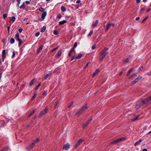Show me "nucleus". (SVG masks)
Returning a JSON list of instances; mask_svg holds the SVG:
<instances>
[{
  "instance_id": "nucleus-1",
  "label": "nucleus",
  "mask_w": 151,
  "mask_h": 151,
  "mask_svg": "<svg viewBox=\"0 0 151 151\" xmlns=\"http://www.w3.org/2000/svg\"><path fill=\"white\" fill-rule=\"evenodd\" d=\"M108 48H105L103 49L100 53V56L99 57V59L100 60H102L105 58V56L108 53L107 51Z\"/></svg>"
},
{
  "instance_id": "nucleus-2",
  "label": "nucleus",
  "mask_w": 151,
  "mask_h": 151,
  "mask_svg": "<svg viewBox=\"0 0 151 151\" xmlns=\"http://www.w3.org/2000/svg\"><path fill=\"white\" fill-rule=\"evenodd\" d=\"M149 101H148L147 98L142 100V101L140 102L136 106V108L137 109L139 108L141 106H142L144 104L147 103Z\"/></svg>"
},
{
  "instance_id": "nucleus-3",
  "label": "nucleus",
  "mask_w": 151,
  "mask_h": 151,
  "mask_svg": "<svg viewBox=\"0 0 151 151\" xmlns=\"http://www.w3.org/2000/svg\"><path fill=\"white\" fill-rule=\"evenodd\" d=\"M48 109L47 107H46L45 109L42 111L39 115V117H40L43 115L46 114L47 113Z\"/></svg>"
},
{
  "instance_id": "nucleus-4",
  "label": "nucleus",
  "mask_w": 151,
  "mask_h": 151,
  "mask_svg": "<svg viewBox=\"0 0 151 151\" xmlns=\"http://www.w3.org/2000/svg\"><path fill=\"white\" fill-rule=\"evenodd\" d=\"M125 139V137H123L122 138H119L116 140H114L113 142L111 143V144H115L116 143H119L122 141L124 140Z\"/></svg>"
},
{
  "instance_id": "nucleus-5",
  "label": "nucleus",
  "mask_w": 151,
  "mask_h": 151,
  "mask_svg": "<svg viewBox=\"0 0 151 151\" xmlns=\"http://www.w3.org/2000/svg\"><path fill=\"white\" fill-rule=\"evenodd\" d=\"M115 26V24L114 23H109L107 25L106 27V31H107L111 27L113 28Z\"/></svg>"
},
{
  "instance_id": "nucleus-6",
  "label": "nucleus",
  "mask_w": 151,
  "mask_h": 151,
  "mask_svg": "<svg viewBox=\"0 0 151 151\" xmlns=\"http://www.w3.org/2000/svg\"><path fill=\"white\" fill-rule=\"evenodd\" d=\"M142 78V76L140 75H139L138 77L136 78L134 81H133L132 83V84H134L137 82H138L140 79Z\"/></svg>"
},
{
  "instance_id": "nucleus-7",
  "label": "nucleus",
  "mask_w": 151,
  "mask_h": 151,
  "mask_svg": "<svg viewBox=\"0 0 151 151\" xmlns=\"http://www.w3.org/2000/svg\"><path fill=\"white\" fill-rule=\"evenodd\" d=\"M84 139H80L75 144L74 147L75 148H76L83 141Z\"/></svg>"
},
{
  "instance_id": "nucleus-8",
  "label": "nucleus",
  "mask_w": 151,
  "mask_h": 151,
  "mask_svg": "<svg viewBox=\"0 0 151 151\" xmlns=\"http://www.w3.org/2000/svg\"><path fill=\"white\" fill-rule=\"evenodd\" d=\"M88 108V107L87 106V104H86L82 107L81 109L82 111L83 112H84L86 111Z\"/></svg>"
},
{
  "instance_id": "nucleus-9",
  "label": "nucleus",
  "mask_w": 151,
  "mask_h": 151,
  "mask_svg": "<svg viewBox=\"0 0 151 151\" xmlns=\"http://www.w3.org/2000/svg\"><path fill=\"white\" fill-rule=\"evenodd\" d=\"M34 146V143H32V144L29 145L28 146H27L26 148V149L27 150H31Z\"/></svg>"
},
{
  "instance_id": "nucleus-10",
  "label": "nucleus",
  "mask_w": 151,
  "mask_h": 151,
  "mask_svg": "<svg viewBox=\"0 0 151 151\" xmlns=\"http://www.w3.org/2000/svg\"><path fill=\"white\" fill-rule=\"evenodd\" d=\"M92 119H91L89 120H88L87 122L85 124H83V128H85V127L88 125L90 122L92 121Z\"/></svg>"
},
{
  "instance_id": "nucleus-11",
  "label": "nucleus",
  "mask_w": 151,
  "mask_h": 151,
  "mask_svg": "<svg viewBox=\"0 0 151 151\" xmlns=\"http://www.w3.org/2000/svg\"><path fill=\"white\" fill-rule=\"evenodd\" d=\"M70 145L68 144H65L63 147V149L65 150H67L70 148Z\"/></svg>"
},
{
  "instance_id": "nucleus-12",
  "label": "nucleus",
  "mask_w": 151,
  "mask_h": 151,
  "mask_svg": "<svg viewBox=\"0 0 151 151\" xmlns=\"http://www.w3.org/2000/svg\"><path fill=\"white\" fill-rule=\"evenodd\" d=\"M83 112L82 111L81 109L80 110L78 111L75 114V115H77L78 116H79L80 115L82 114L83 113Z\"/></svg>"
},
{
  "instance_id": "nucleus-13",
  "label": "nucleus",
  "mask_w": 151,
  "mask_h": 151,
  "mask_svg": "<svg viewBox=\"0 0 151 151\" xmlns=\"http://www.w3.org/2000/svg\"><path fill=\"white\" fill-rule=\"evenodd\" d=\"M19 35L18 32H17V33L16 34L14 38L17 40V41L19 40L20 39L19 38Z\"/></svg>"
},
{
  "instance_id": "nucleus-14",
  "label": "nucleus",
  "mask_w": 151,
  "mask_h": 151,
  "mask_svg": "<svg viewBox=\"0 0 151 151\" xmlns=\"http://www.w3.org/2000/svg\"><path fill=\"white\" fill-rule=\"evenodd\" d=\"M99 72V70L98 69L96 70L95 72L93 74V77H94L96 76L98 74Z\"/></svg>"
},
{
  "instance_id": "nucleus-15",
  "label": "nucleus",
  "mask_w": 151,
  "mask_h": 151,
  "mask_svg": "<svg viewBox=\"0 0 151 151\" xmlns=\"http://www.w3.org/2000/svg\"><path fill=\"white\" fill-rule=\"evenodd\" d=\"M47 15V12H43L41 18L42 19H44Z\"/></svg>"
},
{
  "instance_id": "nucleus-16",
  "label": "nucleus",
  "mask_w": 151,
  "mask_h": 151,
  "mask_svg": "<svg viewBox=\"0 0 151 151\" xmlns=\"http://www.w3.org/2000/svg\"><path fill=\"white\" fill-rule=\"evenodd\" d=\"M43 46L41 45L39 47V48L37 50V53L38 54L40 53L41 51L42 50V47Z\"/></svg>"
},
{
  "instance_id": "nucleus-17",
  "label": "nucleus",
  "mask_w": 151,
  "mask_h": 151,
  "mask_svg": "<svg viewBox=\"0 0 151 151\" xmlns=\"http://www.w3.org/2000/svg\"><path fill=\"white\" fill-rule=\"evenodd\" d=\"M35 109H34L31 112L30 114L28 115V117H29L33 115L35 113Z\"/></svg>"
},
{
  "instance_id": "nucleus-18",
  "label": "nucleus",
  "mask_w": 151,
  "mask_h": 151,
  "mask_svg": "<svg viewBox=\"0 0 151 151\" xmlns=\"http://www.w3.org/2000/svg\"><path fill=\"white\" fill-rule=\"evenodd\" d=\"M5 50H4L2 51V57H3V61H4V58L5 57Z\"/></svg>"
},
{
  "instance_id": "nucleus-19",
  "label": "nucleus",
  "mask_w": 151,
  "mask_h": 151,
  "mask_svg": "<svg viewBox=\"0 0 151 151\" xmlns=\"http://www.w3.org/2000/svg\"><path fill=\"white\" fill-rule=\"evenodd\" d=\"M143 141V140H142L141 139H140L139 141L136 142L135 144L134 145L135 146H136L138 145H139L140 144V143L142 142Z\"/></svg>"
},
{
  "instance_id": "nucleus-20",
  "label": "nucleus",
  "mask_w": 151,
  "mask_h": 151,
  "mask_svg": "<svg viewBox=\"0 0 151 151\" xmlns=\"http://www.w3.org/2000/svg\"><path fill=\"white\" fill-rule=\"evenodd\" d=\"M35 79V78H34L30 81V82L29 83V85H30V86H31L33 85V84L34 83V81Z\"/></svg>"
},
{
  "instance_id": "nucleus-21",
  "label": "nucleus",
  "mask_w": 151,
  "mask_h": 151,
  "mask_svg": "<svg viewBox=\"0 0 151 151\" xmlns=\"http://www.w3.org/2000/svg\"><path fill=\"white\" fill-rule=\"evenodd\" d=\"M98 20H96V21L95 22V23L92 24V27H95L97 25V24H98Z\"/></svg>"
},
{
  "instance_id": "nucleus-22",
  "label": "nucleus",
  "mask_w": 151,
  "mask_h": 151,
  "mask_svg": "<svg viewBox=\"0 0 151 151\" xmlns=\"http://www.w3.org/2000/svg\"><path fill=\"white\" fill-rule=\"evenodd\" d=\"M51 74V73H50L48 74H47L46 75V76L44 77V79H46L47 78L50 76Z\"/></svg>"
},
{
  "instance_id": "nucleus-23",
  "label": "nucleus",
  "mask_w": 151,
  "mask_h": 151,
  "mask_svg": "<svg viewBox=\"0 0 151 151\" xmlns=\"http://www.w3.org/2000/svg\"><path fill=\"white\" fill-rule=\"evenodd\" d=\"M67 22V21L65 20H63L62 21H60L59 22V23L60 25L63 24Z\"/></svg>"
},
{
  "instance_id": "nucleus-24",
  "label": "nucleus",
  "mask_w": 151,
  "mask_h": 151,
  "mask_svg": "<svg viewBox=\"0 0 151 151\" xmlns=\"http://www.w3.org/2000/svg\"><path fill=\"white\" fill-rule=\"evenodd\" d=\"M139 117V116H138L134 118H133L131 119V120L132 121H134L137 119H138V118Z\"/></svg>"
},
{
  "instance_id": "nucleus-25",
  "label": "nucleus",
  "mask_w": 151,
  "mask_h": 151,
  "mask_svg": "<svg viewBox=\"0 0 151 151\" xmlns=\"http://www.w3.org/2000/svg\"><path fill=\"white\" fill-rule=\"evenodd\" d=\"M137 75V73H134L132 75H131L130 76H129V79H131V78L135 77Z\"/></svg>"
},
{
  "instance_id": "nucleus-26",
  "label": "nucleus",
  "mask_w": 151,
  "mask_h": 151,
  "mask_svg": "<svg viewBox=\"0 0 151 151\" xmlns=\"http://www.w3.org/2000/svg\"><path fill=\"white\" fill-rule=\"evenodd\" d=\"M61 10L62 11H63V12H64L65 11H66V8H65V7L64 6H62L61 7Z\"/></svg>"
},
{
  "instance_id": "nucleus-27",
  "label": "nucleus",
  "mask_w": 151,
  "mask_h": 151,
  "mask_svg": "<svg viewBox=\"0 0 151 151\" xmlns=\"http://www.w3.org/2000/svg\"><path fill=\"white\" fill-rule=\"evenodd\" d=\"M39 9L40 11L41 12H44V11L45 10V9L42 7H40V8H39Z\"/></svg>"
},
{
  "instance_id": "nucleus-28",
  "label": "nucleus",
  "mask_w": 151,
  "mask_h": 151,
  "mask_svg": "<svg viewBox=\"0 0 151 151\" xmlns=\"http://www.w3.org/2000/svg\"><path fill=\"white\" fill-rule=\"evenodd\" d=\"M61 50L59 51L57 55H56V57H58L59 56H60L61 54Z\"/></svg>"
},
{
  "instance_id": "nucleus-29",
  "label": "nucleus",
  "mask_w": 151,
  "mask_h": 151,
  "mask_svg": "<svg viewBox=\"0 0 151 151\" xmlns=\"http://www.w3.org/2000/svg\"><path fill=\"white\" fill-rule=\"evenodd\" d=\"M19 41V44L18 45L20 47V46L22 44V40L21 39L19 40L18 41Z\"/></svg>"
},
{
  "instance_id": "nucleus-30",
  "label": "nucleus",
  "mask_w": 151,
  "mask_h": 151,
  "mask_svg": "<svg viewBox=\"0 0 151 151\" xmlns=\"http://www.w3.org/2000/svg\"><path fill=\"white\" fill-rule=\"evenodd\" d=\"M39 141V139L38 138H37L36 140H35L33 143H34V145L35 143H37V142H38Z\"/></svg>"
},
{
  "instance_id": "nucleus-31",
  "label": "nucleus",
  "mask_w": 151,
  "mask_h": 151,
  "mask_svg": "<svg viewBox=\"0 0 151 151\" xmlns=\"http://www.w3.org/2000/svg\"><path fill=\"white\" fill-rule=\"evenodd\" d=\"M9 149V147H6L4 148L1 150V151H6L7 150Z\"/></svg>"
},
{
  "instance_id": "nucleus-32",
  "label": "nucleus",
  "mask_w": 151,
  "mask_h": 151,
  "mask_svg": "<svg viewBox=\"0 0 151 151\" xmlns=\"http://www.w3.org/2000/svg\"><path fill=\"white\" fill-rule=\"evenodd\" d=\"M10 42L11 43L13 44L15 42V40L13 38H12L10 40Z\"/></svg>"
},
{
  "instance_id": "nucleus-33",
  "label": "nucleus",
  "mask_w": 151,
  "mask_h": 151,
  "mask_svg": "<svg viewBox=\"0 0 151 151\" xmlns=\"http://www.w3.org/2000/svg\"><path fill=\"white\" fill-rule=\"evenodd\" d=\"M46 29V27L45 26H43L42 28L41 32H45Z\"/></svg>"
},
{
  "instance_id": "nucleus-34",
  "label": "nucleus",
  "mask_w": 151,
  "mask_h": 151,
  "mask_svg": "<svg viewBox=\"0 0 151 151\" xmlns=\"http://www.w3.org/2000/svg\"><path fill=\"white\" fill-rule=\"evenodd\" d=\"M148 18V16L146 17L143 19L142 20V23H143L145 22Z\"/></svg>"
},
{
  "instance_id": "nucleus-35",
  "label": "nucleus",
  "mask_w": 151,
  "mask_h": 151,
  "mask_svg": "<svg viewBox=\"0 0 151 151\" xmlns=\"http://www.w3.org/2000/svg\"><path fill=\"white\" fill-rule=\"evenodd\" d=\"M41 84V83H40L39 84L37 85L36 87L35 88V90H37L39 88V86H40Z\"/></svg>"
},
{
  "instance_id": "nucleus-36",
  "label": "nucleus",
  "mask_w": 151,
  "mask_h": 151,
  "mask_svg": "<svg viewBox=\"0 0 151 151\" xmlns=\"http://www.w3.org/2000/svg\"><path fill=\"white\" fill-rule=\"evenodd\" d=\"M83 55L82 54L80 53L78 54V56L77 58L80 59V58Z\"/></svg>"
},
{
  "instance_id": "nucleus-37",
  "label": "nucleus",
  "mask_w": 151,
  "mask_h": 151,
  "mask_svg": "<svg viewBox=\"0 0 151 151\" xmlns=\"http://www.w3.org/2000/svg\"><path fill=\"white\" fill-rule=\"evenodd\" d=\"M133 68H132L131 70L128 72V73H127V76H128L129 75V74H130V73L132 71V70L133 69Z\"/></svg>"
},
{
  "instance_id": "nucleus-38",
  "label": "nucleus",
  "mask_w": 151,
  "mask_h": 151,
  "mask_svg": "<svg viewBox=\"0 0 151 151\" xmlns=\"http://www.w3.org/2000/svg\"><path fill=\"white\" fill-rule=\"evenodd\" d=\"M37 95V93H35L34 95L33 96L32 98L31 99L32 100H33V99L36 97Z\"/></svg>"
},
{
  "instance_id": "nucleus-39",
  "label": "nucleus",
  "mask_w": 151,
  "mask_h": 151,
  "mask_svg": "<svg viewBox=\"0 0 151 151\" xmlns=\"http://www.w3.org/2000/svg\"><path fill=\"white\" fill-rule=\"evenodd\" d=\"M93 30H92L90 32V33H89L88 35V37H89V36H91V35L93 34Z\"/></svg>"
},
{
  "instance_id": "nucleus-40",
  "label": "nucleus",
  "mask_w": 151,
  "mask_h": 151,
  "mask_svg": "<svg viewBox=\"0 0 151 151\" xmlns=\"http://www.w3.org/2000/svg\"><path fill=\"white\" fill-rule=\"evenodd\" d=\"M47 91H44V92H43L42 95H43L44 96H46L47 94Z\"/></svg>"
},
{
  "instance_id": "nucleus-41",
  "label": "nucleus",
  "mask_w": 151,
  "mask_h": 151,
  "mask_svg": "<svg viewBox=\"0 0 151 151\" xmlns=\"http://www.w3.org/2000/svg\"><path fill=\"white\" fill-rule=\"evenodd\" d=\"M12 22H13L15 21L16 19L14 17L12 16Z\"/></svg>"
},
{
  "instance_id": "nucleus-42",
  "label": "nucleus",
  "mask_w": 151,
  "mask_h": 151,
  "mask_svg": "<svg viewBox=\"0 0 151 151\" xmlns=\"http://www.w3.org/2000/svg\"><path fill=\"white\" fill-rule=\"evenodd\" d=\"M21 0H17L18 3H17V5L18 6H19V4H20V1Z\"/></svg>"
},
{
  "instance_id": "nucleus-43",
  "label": "nucleus",
  "mask_w": 151,
  "mask_h": 151,
  "mask_svg": "<svg viewBox=\"0 0 151 151\" xmlns=\"http://www.w3.org/2000/svg\"><path fill=\"white\" fill-rule=\"evenodd\" d=\"M54 34L55 35H57L58 34V32L57 31L55 30L54 32Z\"/></svg>"
},
{
  "instance_id": "nucleus-44",
  "label": "nucleus",
  "mask_w": 151,
  "mask_h": 151,
  "mask_svg": "<svg viewBox=\"0 0 151 151\" xmlns=\"http://www.w3.org/2000/svg\"><path fill=\"white\" fill-rule=\"evenodd\" d=\"M7 15L6 14H3V17L4 19H5L7 17Z\"/></svg>"
},
{
  "instance_id": "nucleus-45",
  "label": "nucleus",
  "mask_w": 151,
  "mask_h": 151,
  "mask_svg": "<svg viewBox=\"0 0 151 151\" xmlns=\"http://www.w3.org/2000/svg\"><path fill=\"white\" fill-rule=\"evenodd\" d=\"M90 63L88 62L87 63L86 65L84 67V69H86L87 68V67L88 66L89 64Z\"/></svg>"
},
{
  "instance_id": "nucleus-46",
  "label": "nucleus",
  "mask_w": 151,
  "mask_h": 151,
  "mask_svg": "<svg viewBox=\"0 0 151 151\" xmlns=\"http://www.w3.org/2000/svg\"><path fill=\"white\" fill-rule=\"evenodd\" d=\"M58 48V47H56L55 48H54V49H53L52 50H51V51L53 52V51H55V50L57 49Z\"/></svg>"
},
{
  "instance_id": "nucleus-47",
  "label": "nucleus",
  "mask_w": 151,
  "mask_h": 151,
  "mask_svg": "<svg viewBox=\"0 0 151 151\" xmlns=\"http://www.w3.org/2000/svg\"><path fill=\"white\" fill-rule=\"evenodd\" d=\"M24 5H25V3H24L23 4L20 6V8H22L23 7H24V8H25V6H24Z\"/></svg>"
},
{
  "instance_id": "nucleus-48",
  "label": "nucleus",
  "mask_w": 151,
  "mask_h": 151,
  "mask_svg": "<svg viewBox=\"0 0 151 151\" xmlns=\"http://www.w3.org/2000/svg\"><path fill=\"white\" fill-rule=\"evenodd\" d=\"M40 32H38L37 33H36V34H35V36H36V37H38V36H39V35H40Z\"/></svg>"
},
{
  "instance_id": "nucleus-49",
  "label": "nucleus",
  "mask_w": 151,
  "mask_h": 151,
  "mask_svg": "<svg viewBox=\"0 0 151 151\" xmlns=\"http://www.w3.org/2000/svg\"><path fill=\"white\" fill-rule=\"evenodd\" d=\"M77 42H76L74 45V46H73V47L74 48H75L76 47H77Z\"/></svg>"
},
{
  "instance_id": "nucleus-50",
  "label": "nucleus",
  "mask_w": 151,
  "mask_h": 151,
  "mask_svg": "<svg viewBox=\"0 0 151 151\" xmlns=\"http://www.w3.org/2000/svg\"><path fill=\"white\" fill-rule=\"evenodd\" d=\"M129 61V59L128 58H127L125 59V61H124V62L126 63H127Z\"/></svg>"
},
{
  "instance_id": "nucleus-51",
  "label": "nucleus",
  "mask_w": 151,
  "mask_h": 151,
  "mask_svg": "<svg viewBox=\"0 0 151 151\" xmlns=\"http://www.w3.org/2000/svg\"><path fill=\"white\" fill-rule=\"evenodd\" d=\"M57 17L59 19H60L62 17V16L60 14H59L58 16Z\"/></svg>"
},
{
  "instance_id": "nucleus-52",
  "label": "nucleus",
  "mask_w": 151,
  "mask_h": 151,
  "mask_svg": "<svg viewBox=\"0 0 151 151\" xmlns=\"http://www.w3.org/2000/svg\"><path fill=\"white\" fill-rule=\"evenodd\" d=\"M96 46L95 45H93L92 46V49H94L96 48Z\"/></svg>"
},
{
  "instance_id": "nucleus-53",
  "label": "nucleus",
  "mask_w": 151,
  "mask_h": 151,
  "mask_svg": "<svg viewBox=\"0 0 151 151\" xmlns=\"http://www.w3.org/2000/svg\"><path fill=\"white\" fill-rule=\"evenodd\" d=\"M145 9L144 8H142L140 10V12H142V11H143V10H145Z\"/></svg>"
},
{
  "instance_id": "nucleus-54",
  "label": "nucleus",
  "mask_w": 151,
  "mask_h": 151,
  "mask_svg": "<svg viewBox=\"0 0 151 151\" xmlns=\"http://www.w3.org/2000/svg\"><path fill=\"white\" fill-rule=\"evenodd\" d=\"M22 31V28H20V29H19V32H20V33H21Z\"/></svg>"
},
{
  "instance_id": "nucleus-55",
  "label": "nucleus",
  "mask_w": 151,
  "mask_h": 151,
  "mask_svg": "<svg viewBox=\"0 0 151 151\" xmlns=\"http://www.w3.org/2000/svg\"><path fill=\"white\" fill-rule=\"evenodd\" d=\"M15 55V53L14 51L13 52V55H12V57H14Z\"/></svg>"
},
{
  "instance_id": "nucleus-56",
  "label": "nucleus",
  "mask_w": 151,
  "mask_h": 151,
  "mask_svg": "<svg viewBox=\"0 0 151 151\" xmlns=\"http://www.w3.org/2000/svg\"><path fill=\"white\" fill-rule=\"evenodd\" d=\"M81 2L80 0H77L76 1V3L78 4L80 3Z\"/></svg>"
},
{
  "instance_id": "nucleus-57",
  "label": "nucleus",
  "mask_w": 151,
  "mask_h": 151,
  "mask_svg": "<svg viewBox=\"0 0 151 151\" xmlns=\"http://www.w3.org/2000/svg\"><path fill=\"white\" fill-rule=\"evenodd\" d=\"M26 3L27 4H29L30 3V1H26Z\"/></svg>"
},
{
  "instance_id": "nucleus-58",
  "label": "nucleus",
  "mask_w": 151,
  "mask_h": 151,
  "mask_svg": "<svg viewBox=\"0 0 151 151\" xmlns=\"http://www.w3.org/2000/svg\"><path fill=\"white\" fill-rule=\"evenodd\" d=\"M74 50H75V48L73 47L72 49H71V51L73 52V51Z\"/></svg>"
},
{
  "instance_id": "nucleus-59",
  "label": "nucleus",
  "mask_w": 151,
  "mask_h": 151,
  "mask_svg": "<svg viewBox=\"0 0 151 151\" xmlns=\"http://www.w3.org/2000/svg\"><path fill=\"white\" fill-rule=\"evenodd\" d=\"M73 104V102H71V104H70V105L68 106V107L69 108H70L71 106Z\"/></svg>"
},
{
  "instance_id": "nucleus-60",
  "label": "nucleus",
  "mask_w": 151,
  "mask_h": 151,
  "mask_svg": "<svg viewBox=\"0 0 151 151\" xmlns=\"http://www.w3.org/2000/svg\"><path fill=\"white\" fill-rule=\"evenodd\" d=\"M147 99H148V101H149L151 100V96H150L149 98H147Z\"/></svg>"
},
{
  "instance_id": "nucleus-61",
  "label": "nucleus",
  "mask_w": 151,
  "mask_h": 151,
  "mask_svg": "<svg viewBox=\"0 0 151 151\" xmlns=\"http://www.w3.org/2000/svg\"><path fill=\"white\" fill-rule=\"evenodd\" d=\"M147 74L148 75H151V71L149 72H148L147 73Z\"/></svg>"
},
{
  "instance_id": "nucleus-62",
  "label": "nucleus",
  "mask_w": 151,
  "mask_h": 151,
  "mask_svg": "<svg viewBox=\"0 0 151 151\" xmlns=\"http://www.w3.org/2000/svg\"><path fill=\"white\" fill-rule=\"evenodd\" d=\"M75 57L74 56L71 58V61L73 60L74 59H75Z\"/></svg>"
},
{
  "instance_id": "nucleus-63",
  "label": "nucleus",
  "mask_w": 151,
  "mask_h": 151,
  "mask_svg": "<svg viewBox=\"0 0 151 151\" xmlns=\"http://www.w3.org/2000/svg\"><path fill=\"white\" fill-rule=\"evenodd\" d=\"M151 10V9L150 8H149L147 9V12H149Z\"/></svg>"
},
{
  "instance_id": "nucleus-64",
  "label": "nucleus",
  "mask_w": 151,
  "mask_h": 151,
  "mask_svg": "<svg viewBox=\"0 0 151 151\" xmlns=\"http://www.w3.org/2000/svg\"><path fill=\"white\" fill-rule=\"evenodd\" d=\"M142 151H147V150L145 148Z\"/></svg>"
}]
</instances>
